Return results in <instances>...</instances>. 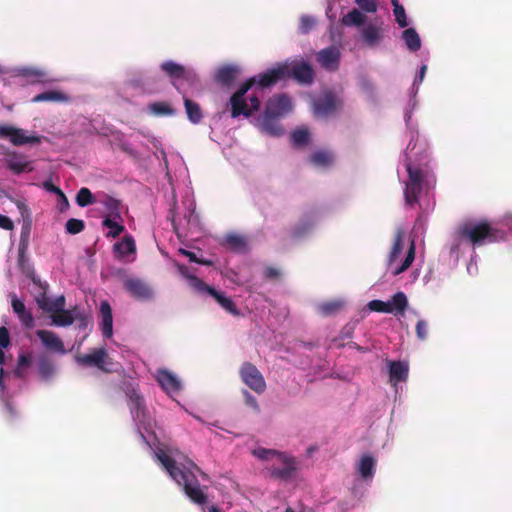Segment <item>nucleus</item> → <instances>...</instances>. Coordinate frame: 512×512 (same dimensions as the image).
<instances>
[{
    "mask_svg": "<svg viewBox=\"0 0 512 512\" xmlns=\"http://www.w3.org/2000/svg\"><path fill=\"white\" fill-rule=\"evenodd\" d=\"M157 458L193 503L204 505L207 502V495L201 488L196 474L190 468L177 465L176 461L165 452L158 453Z\"/></svg>",
    "mask_w": 512,
    "mask_h": 512,
    "instance_id": "1",
    "label": "nucleus"
},
{
    "mask_svg": "<svg viewBox=\"0 0 512 512\" xmlns=\"http://www.w3.org/2000/svg\"><path fill=\"white\" fill-rule=\"evenodd\" d=\"M459 238L473 247L494 243L505 239V232L493 227L487 221L468 220L457 229Z\"/></svg>",
    "mask_w": 512,
    "mask_h": 512,
    "instance_id": "2",
    "label": "nucleus"
},
{
    "mask_svg": "<svg viewBox=\"0 0 512 512\" xmlns=\"http://www.w3.org/2000/svg\"><path fill=\"white\" fill-rule=\"evenodd\" d=\"M253 85H255V79L249 78L230 97L227 107L230 109L232 118H238L239 116L248 118L259 110L260 100L257 96H250L249 103L245 97Z\"/></svg>",
    "mask_w": 512,
    "mask_h": 512,
    "instance_id": "3",
    "label": "nucleus"
},
{
    "mask_svg": "<svg viewBox=\"0 0 512 512\" xmlns=\"http://www.w3.org/2000/svg\"><path fill=\"white\" fill-rule=\"evenodd\" d=\"M408 180L405 182L404 198L408 205L418 202L424 182V172L419 167H414L410 162L406 163Z\"/></svg>",
    "mask_w": 512,
    "mask_h": 512,
    "instance_id": "4",
    "label": "nucleus"
},
{
    "mask_svg": "<svg viewBox=\"0 0 512 512\" xmlns=\"http://www.w3.org/2000/svg\"><path fill=\"white\" fill-rule=\"evenodd\" d=\"M125 393L129 398V409L134 421L144 428L150 426L151 419L147 412L143 396L132 384L126 385Z\"/></svg>",
    "mask_w": 512,
    "mask_h": 512,
    "instance_id": "5",
    "label": "nucleus"
},
{
    "mask_svg": "<svg viewBox=\"0 0 512 512\" xmlns=\"http://www.w3.org/2000/svg\"><path fill=\"white\" fill-rule=\"evenodd\" d=\"M239 375L243 383L257 394H262L266 390V382L258 370L251 362H244L239 370Z\"/></svg>",
    "mask_w": 512,
    "mask_h": 512,
    "instance_id": "6",
    "label": "nucleus"
},
{
    "mask_svg": "<svg viewBox=\"0 0 512 512\" xmlns=\"http://www.w3.org/2000/svg\"><path fill=\"white\" fill-rule=\"evenodd\" d=\"M76 361L82 366H95L98 369L110 373L112 369L108 366L112 364L111 358L108 356L104 347L93 349L90 353L76 356Z\"/></svg>",
    "mask_w": 512,
    "mask_h": 512,
    "instance_id": "7",
    "label": "nucleus"
},
{
    "mask_svg": "<svg viewBox=\"0 0 512 512\" xmlns=\"http://www.w3.org/2000/svg\"><path fill=\"white\" fill-rule=\"evenodd\" d=\"M277 460L280 463L279 466L273 464L267 468L270 477L282 481L290 480L297 470V462L295 458L282 453L279 454V458Z\"/></svg>",
    "mask_w": 512,
    "mask_h": 512,
    "instance_id": "8",
    "label": "nucleus"
},
{
    "mask_svg": "<svg viewBox=\"0 0 512 512\" xmlns=\"http://www.w3.org/2000/svg\"><path fill=\"white\" fill-rule=\"evenodd\" d=\"M255 84L260 88H270L281 80L288 78V63H280L276 67L268 69L253 77Z\"/></svg>",
    "mask_w": 512,
    "mask_h": 512,
    "instance_id": "9",
    "label": "nucleus"
},
{
    "mask_svg": "<svg viewBox=\"0 0 512 512\" xmlns=\"http://www.w3.org/2000/svg\"><path fill=\"white\" fill-rule=\"evenodd\" d=\"M124 289L136 300L149 301L154 296L150 285L140 278H127L123 282Z\"/></svg>",
    "mask_w": 512,
    "mask_h": 512,
    "instance_id": "10",
    "label": "nucleus"
},
{
    "mask_svg": "<svg viewBox=\"0 0 512 512\" xmlns=\"http://www.w3.org/2000/svg\"><path fill=\"white\" fill-rule=\"evenodd\" d=\"M0 138L9 139L10 142L15 146H23L25 144H36L40 142V138L38 136L26 135L25 131L21 128L1 124Z\"/></svg>",
    "mask_w": 512,
    "mask_h": 512,
    "instance_id": "11",
    "label": "nucleus"
},
{
    "mask_svg": "<svg viewBox=\"0 0 512 512\" xmlns=\"http://www.w3.org/2000/svg\"><path fill=\"white\" fill-rule=\"evenodd\" d=\"M314 76V70L307 61H293L288 64V78L294 79L299 84H312Z\"/></svg>",
    "mask_w": 512,
    "mask_h": 512,
    "instance_id": "12",
    "label": "nucleus"
},
{
    "mask_svg": "<svg viewBox=\"0 0 512 512\" xmlns=\"http://www.w3.org/2000/svg\"><path fill=\"white\" fill-rule=\"evenodd\" d=\"M292 110L291 98L287 94H278L269 98L264 112L277 118L282 117Z\"/></svg>",
    "mask_w": 512,
    "mask_h": 512,
    "instance_id": "13",
    "label": "nucleus"
},
{
    "mask_svg": "<svg viewBox=\"0 0 512 512\" xmlns=\"http://www.w3.org/2000/svg\"><path fill=\"white\" fill-rule=\"evenodd\" d=\"M341 53L336 46H329L320 50L316 54V59L320 66L330 72L338 70L340 64Z\"/></svg>",
    "mask_w": 512,
    "mask_h": 512,
    "instance_id": "14",
    "label": "nucleus"
},
{
    "mask_svg": "<svg viewBox=\"0 0 512 512\" xmlns=\"http://www.w3.org/2000/svg\"><path fill=\"white\" fill-rule=\"evenodd\" d=\"M47 291H48V289L38 290V292L36 293L35 301H36L38 307L41 310L50 313V315L64 310L65 309V297L63 295H61V296H58L56 299L51 300L47 296Z\"/></svg>",
    "mask_w": 512,
    "mask_h": 512,
    "instance_id": "15",
    "label": "nucleus"
},
{
    "mask_svg": "<svg viewBox=\"0 0 512 512\" xmlns=\"http://www.w3.org/2000/svg\"><path fill=\"white\" fill-rule=\"evenodd\" d=\"M339 100L332 91L324 92L314 101V110L317 115L327 116L332 114L338 107Z\"/></svg>",
    "mask_w": 512,
    "mask_h": 512,
    "instance_id": "16",
    "label": "nucleus"
},
{
    "mask_svg": "<svg viewBox=\"0 0 512 512\" xmlns=\"http://www.w3.org/2000/svg\"><path fill=\"white\" fill-rule=\"evenodd\" d=\"M36 335L47 350L58 354L66 353L63 341L53 331L40 329L36 331Z\"/></svg>",
    "mask_w": 512,
    "mask_h": 512,
    "instance_id": "17",
    "label": "nucleus"
},
{
    "mask_svg": "<svg viewBox=\"0 0 512 512\" xmlns=\"http://www.w3.org/2000/svg\"><path fill=\"white\" fill-rule=\"evenodd\" d=\"M240 73L239 67L235 65L221 66L215 73V81L223 87H230Z\"/></svg>",
    "mask_w": 512,
    "mask_h": 512,
    "instance_id": "18",
    "label": "nucleus"
},
{
    "mask_svg": "<svg viewBox=\"0 0 512 512\" xmlns=\"http://www.w3.org/2000/svg\"><path fill=\"white\" fill-rule=\"evenodd\" d=\"M114 256L118 260L127 259L130 255L136 253V245L131 235H126L121 241H118L113 246Z\"/></svg>",
    "mask_w": 512,
    "mask_h": 512,
    "instance_id": "19",
    "label": "nucleus"
},
{
    "mask_svg": "<svg viewBox=\"0 0 512 512\" xmlns=\"http://www.w3.org/2000/svg\"><path fill=\"white\" fill-rule=\"evenodd\" d=\"M100 316H101L100 329H101L102 335L105 338H111L113 335V315H112V308L108 301H102L100 303Z\"/></svg>",
    "mask_w": 512,
    "mask_h": 512,
    "instance_id": "20",
    "label": "nucleus"
},
{
    "mask_svg": "<svg viewBox=\"0 0 512 512\" xmlns=\"http://www.w3.org/2000/svg\"><path fill=\"white\" fill-rule=\"evenodd\" d=\"M11 305L14 313L18 316V319L22 323V325L31 329L35 326V319L30 311L26 309L24 302L14 296L11 300Z\"/></svg>",
    "mask_w": 512,
    "mask_h": 512,
    "instance_id": "21",
    "label": "nucleus"
},
{
    "mask_svg": "<svg viewBox=\"0 0 512 512\" xmlns=\"http://www.w3.org/2000/svg\"><path fill=\"white\" fill-rule=\"evenodd\" d=\"M277 117L263 112V115L258 119V126L262 132L272 136H280L283 134V128L279 124Z\"/></svg>",
    "mask_w": 512,
    "mask_h": 512,
    "instance_id": "22",
    "label": "nucleus"
},
{
    "mask_svg": "<svg viewBox=\"0 0 512 512\" xmlns=\"http://www.w3.org/2000/svg\"><path fill=\"white\" fill-rule=\"evenodd\" d=\"M156 379L160 386L169 393H177L181 389L178 378L166 369L159 370Z\"/></svg>",
    "mask_w": 512,
    "mask_h": 512,
    "instance_id": "23",
    "label": "nucleus"
},
{
    "mask_svg": "<svg viewBox=\"0 0 512 512\" xmlns=\"http://www.w3.org/2000/svg\"><path fill=\"white\" fill-rule=\"evenodd\" d=\"M18 264L21 268L22 272L28 277L33 284L38 288V290H44L48 289L49 285L47 282L41 281V279L36 275L34 268L26 262L24 251L20 249L19 257H18Z\"/></svg>",
    "mask_w": 512,
    "mask_h": 512,
    "instance_id": "24",
    "label": "nucleus"
},
{
    "mask_svg": "<svg viewBox=\"0 0 512 512\" xmlns=\"http://www.w3.org/2000/svg\"><path fill=\"white\" fill-rule=\"evenodd\" d=\"M382 32V23H369L362 29V38L368 46L373 47L381 41Z\"/></svg>",
    "mask_w": 512,
    "mask_h": 512,
    "instance_id": "25",
    "label": "nucleus"
},
{
    "mask_svg": "<svg viewBox=\"0 0 512 512\" xmlns=\"http://www.w3.org/2000/svg\"><path fill=\"white\" fill-rule=\"evenodd\" d=\"M376 470V460L370 454H364L359 460L357 471L362 479L369 480L374 477Z\"/></svg>",
    "mask_w": 512,
    "mask_h": 512,
    "instance_id": "26",
    "label": "nucleus"
},
{
    "mask_svg": "<svg viewBox=\"0 0 512 512\" xmlns=\"http://www.w3.org/2000/svg\"><path fill=\"white\" fill-rule=\"evenodd\" d=\"M409 374V366L405 362L391 361L389 363L390 381L394 384L406 381Z\"/></svg>",
    "mask_w": 512,
    "mask_h": 512,
    "instance_id": "27",
    "label": "nucleus"
},
{
    "mask_svg": "<svg viewBox=\"0 0 512 512\" xmlns=\"http://www.w3.org/2000/svg\"><path fill=\"white\" fill-rule=\"evenodd\" d=\"M161 70L167 74L170 78L173 79H183L188 78L190 72L186 70V68L178 63L173 61H166L161 64Z\"/></svg>",
    "mask_w": 512,
    "mask_h": 512,
    "instance_id": "28",
    "label": "nucleus"
},
{
    "mask_svg": "<svg viewBox=\"0 0 512 512\" xmlns=\"http://www.w3.org/2000/svg\"><path fill=\"white\" fill-rule=\"evenodd\" d=\"M309 162L316 167L327 168L333 164L334 155L328 150H317L310 155Z\"/></svg>",
    "mask_w": 512,
    "mask_h": 512,
    "instance_id": "29",
    "label": "nucleus"
},
{
    "mask_svg": "<svg viewBox=\"0 0 512 512\" xmlns=\"http://www.w3.org/2000/svg\"><path fill=\"white\" fill-rule=\"evenodd\" d=\"M184 106L189 121L193 124L200 123L203 118V113L200 108V105L195 101L187 97H184Z\"/></svg>",
    "mask_w": 512,
    "mask_h": 512,
    "instance_id": "30",
    "label": "nucleus"
},
{
    "mask_svg": "<svg viewBox=\"0 0 512 512\" xmlns=\"http://www.w3.org/2000/svg\"><path fill=\"white\" fill-rule=\"evenodd\" d=\"M75 308L72 310H62L58 313H53L50 315L52 323L55 326L66 327L74 323L75 321Z\"/></svg>",
    "mask_w": 512,
    "mask_h": 512,
    "instance_id": "31",
    "label": "nucleus"
},
{
    "mask_svg": "<svg viewBox=\"0 0 512 512\" xmlns=\"http://www.w3.org/2000/svg\"><path fill=\"white\" fill-rule=\"evenodd\" d=\"M405 236V232L402 228H398L395 232L394 243L391 248V251L388 255V264L391 265L398 258L399 254L403 249V239Z\"/></svg>",
    "mask_w": 512,
    "mask_h": 512,
    "instance_id": "32",
    "label": "nucleus"
},
{
    "mask_svg": "<svg viewBox=\"0 0 512 512\" xmlns=\"http://www.w3.org/2000/svg\"><path fill=\"white\" fill-rule=\"evenodd\" d=\"M402 38L410 51L416 52L420 49L421 40L414 28L405 29L402 33Z\"/></svg>",
    "mask_w": 512,
    "mask_h": 512,
    "instance_id": "33",
    "label": "nucleus"
},
{
    "mask_svg": "<svg viewBox=\"0 0 512 512\" xmlns=\"http://www.w3.org/2000/svg\"><path fill=\"white\" fill-rule=\"evenodd\" d=\"M211 297H213L219 303V305L228 313L234 316L239 315V310L237 309L235 303L232 301V299L226 297L223 293L214 289V291L211 294Z\"/></svg>",
    "mask_w": 512,
    "mask_h": 512,
    "instance_id": "34",
    "label": "nucleus"
},
{
    "mask_svg": "<svg viewBox=\"0 0 512 512\" xmlns=\"http://www.w3.org/2000/svg\"><path fill=\"white\" fill-rule=\"evenodd\" d=\"M148 110L155 116H173L175 114L174 108L164 101L150 103L148 105Z\"/></svg>",
    "mask_w": 512,
    "mask_h": 512,
    "instance_id": "35",
    "label": "nucleus"
},
{
    "mask_svg": "<svg viewBox=\"0 0 512 512\" xmlns=\"http://www.w3.org/2000/svg\"><path fill=\"white\" fill-rule=\"evenodd\" d=\"M366 16L357 9H352L348 14L342 17L341 22L345 26H361L365 23Z\"/></svg>",
    "mask_w": 512,
    "mask_h": 512,
    "instance_id": "36",
    "label": "nucleus"
},
{
    "mask_svg": "<svg viewBox=\"0 0 512 512\" xmlns=\"http://www.w3.org/2000/svg\"><path fill=\"white\" fill-rule=\"evenodd\" d=\"M388 304L391 305L392 313L402 314L408 306V300L405 293L397 292L392 296L391 300L388 301Z\"/></svg>",
    "mask_w": 512,
    "mask_h": 512,
    "instance_id": "37",
    "label": "nucleus"
},
{
    "mask_svg": "<svg viewBox=\"0 0 512 512\" xmlns=\"http://www.w3.org/2000/svg\"><path fill=\"white\" fill-rule=\"evenodd\" d=\"M67 100V97L65 94L59 91H46L40 94H37L33 97L32 102H61Z\"/></svg>",
    "mask_w": 512,
    "mask_h": 512,
    "instance_id": "38",
    "label": "nucleus"
},
{
    "mask_svg": "<svg viewBox=\"0 0 512 512\" xmlns=\"http://www.w3.org/2000/svg\"><path fill=\"white\" fill-rule=\"evenodd\" d=\"M342 307V301L332 300L319 304L317 309L322 316H331L339 312L342 309Z\"/></svg>",
    "mask_w": 512,
    "mask_h": 512,
    "instance_id": "39",
    "label": "nucleus"
},
{
    "mask_svg": "<svg viewBox=\"0 0 512 512\" xmlns=\"http://www.w3.org/2000/svg\"><path fill=\"white\" fill-rule=\"evenodd\" d=\"M38 370L43 378L48 379L54 374L55 367L48 356L42 355L38 359Z\"/></svg>",
    "mask_w": 512,
    "mask_h": 512,
    "instance_id": "40",
    "label": "nucleus"
},
{
    "mask_svg": "<svg viewBox=\"0 0 512 512\" xmlns=\"http://www.w3.org/2000/svg\"><path fill=\"white\" fill-rule=\"evenodd\" d=\"M96 202V199L87 187H82L76 195V203L80 207H86Z\"/></svg>",
    "mask_w": 512,
    "mask_h": 512,
    "instance_id": "41",
    "label": "nucleus"
},
{
    "mask_svg": "<svg viewBox=\"0 0 512 512\" xmlns=\"http://www.w3.org/2000/svg\"><path fill=\"white\" fill-rule=\"evenodd\" d=\"M414 259H415V242H414V240H412L404 261L402 262L401 266L398 267L394 271L393 274L399 275V274L403 273L404 271H406L411 266Z\"/></svg>",
    "mask_w": 512,
    "mask_h": 512,
    "instance_id": "42",
    "label": "nucleus"
},
{
    "mask_svg": "<svg viewBox=\"0 0 512 512\" xmlns=\"http://www.w3.org/2000/svg\"><path fill=\"white\" fill-rule=\"evenodd\" d=\"M226 244L235 251H244L246 248L245 239L236 234L227 235L225 238Z\"/></svg>",
    "mask_w": 512,
    "mask_h": 512,
    "instance_id": "43",
    "label": "nucleus"
},
{
    "mask_svg": "<svg viewBox=\"0 0 512 512\" xmlns=\"http://www.w3.org/2000/svg\"><path fill=\"white\" fill-rule=\"evenodd\" d=\"M102 224L104 227L110 229V231L107 233V236L112 238L118 237L125 229L122 224L117 223L109 217L105 218Z\"/></svg>",
    "mask_w": 512,
    "mask_h": 512,
    "instance_id": "44",
    "label": "nucleus"
},
{
    "mask_svg": "<svg viewBox=\"0 0 512 512\" xmlns=\"http://www.w3.org/2000/svg\"><path fill=\"white\" fill-rule=\"evenodd\" d=\"M189 285L200 294H209L211 296L215 288L207 285L203 280L194 276L190 278Z\"/></svg>",
    "mask_w": 512,
    "mask_h": 512,
    "instance_id": "45",
    "label": "nucleus"
},
{
    "mask_svg": "<svg viewBox=\"0 0 512 512\" xmlns=\"http://www.w3.org/2000/svg\"><path fill=\"white\" fill-rule=\"evenodd\" d=\"M32 363V357L29 353H22L18 357L17 367L14 370V374L21 378L24 376L23 369L29 367Z\"/></svg>",
    "mask_w": 512,
    "mask_h": 512,
    "instance_id": "46",
    "label": "nucleus"
},
{
    "mask_svg": "<svg viewBox=\"0 0 512 512\" xmlns=\"http://www.w3.org/2000/svg\"><path fill=\"white\" fill-rule=\"evenodd\" d=\"M85 229V223L81 219L70 218L65 224V230L68 234L75 235Z\"/></svg>",
    "mask_w": 512,
    "mask_h": 512,
    "instance_id": "47",
    "label": "nucleus"
},
{
    "mask_svg": "<svg viewBox=\"0 0 512 512\" xmlns=\"http://www.w3.org/2000/svg\"><path fill=\"white\" fill-rule=\"evenodd\" d=\"M291 140L296 146H303L309 141V132L307 129H297L292 132Z\"/></svg>",
    "mask_w": 512,
    "mask_h": 512,
    "instance_id": "48",
    "label": "nucleus"
},
{
    "mask_svg": "<svg viewBox=\"0 0 512 512\" xmlns=\"http://www.w3.org/2000/svg\"><path fill=\"white\" fill-rule=\"evenodd\" d=\"M368 308L371 311L374 312H380V313H392L391 305L387 302H384L382 300H372L368 303Z\"/></svg>",
    "mask_w": 512,
    "mask_h": 512,
    "instance_id": "49",
    "label": "nucleus"
},
{
    "mask_svg": "<svg viewBox=\"0 0 512 512\" xmlns=\"http://www.w3.org/2000/svg\"><path fill=\"white\" fill-rule=\"evenodd\" d=\"M279 454H282L281 452H278L274 449H266L259 447L253 451V455H255L257 458L261 460H269L272 458H279Z\"/></svg>",
    "mask_w": 512,
    "mask_h": 512,
    "instance_id": "50",
    "label": "nucleus"
},
{
    "mask_svg": "<svg viewBox=\"0 0 512 512\" xmlns=\"http://www.w3.org/2000/svg\"><path fill=\"white\" fill-rule=\"evenodd\" d=\"M105 208L110 212L111 215H118L120 212L121 203L119 200L106 195L103 201Z\"/></svg>",
    "mask_w": 512,
    "mask_h": 512,
    "instance_id": "51",
    "label": "nucleus"
},
{
    "mask_svg": "<svg viewBox=\"0 0 512 512\" xmlns=\"http://www.w3.org/2000/svg\"><path fill=\"white\" fill-rule=\"evenodd\" d=\"M315 24H316V20L314 17L308 16V15H303L300 18L299 29H300L301 33L307 34L311 31V29L315 26Z\"/></svg>",
    "mask_w": 512,
    "mask_h": 512,
    "instance_id": "52",
    "label": "nucleus"
},
{
    "mask_svg": "<svg viewBox=\"0 0 512 512\" xmlns=\"http://www.w3.org/2000/svg\"><path fill=\"white\" fill-rule=\"evenodd\" d=\"M359 8L368 13H374L377 10V3L375 0H355Z\"/></svg>",
    "mask_w": 512,
    "mask_h": 512,
    "instance_id": "53",
    "label": "nucleus"
},
{
    "mask_svg": "<svg viewBox=\"0 0 512 512\" xmlns=\"http://www.w3.org/2000/svg\"><path fill=\"white\" fill-rule=\"evenodd\" d=\"M393 12H394V16H395V20H396L397 24L401 28H405L408 25V22H407L404 7L403 6L398 7L397 9H394Z\"/></svg>",
    "mask_w": 512,
    "mask_h": 512,
    "instance_id": "54",
    "label": "nucleus"
},
{
    "mask_svg": "<svg viewBox=\"0 0 512 512\" xmlns=\"http://www.w3.org/2000/svg\"><path fill=\"white\" fill-rule=\"evenodd\" d=\"M416 335L420 340H425L428 335V323L425 320H419L416 324Z\"/></svg>",
    "mask_w": 512,
    "mask_h": 512,
    "instance_id": "55",
    "label": "nucleus"
},
{
    "mask_svg": "<svg viewBox=\"0 0 512 512\" xmlns=\"http://www.w3.org/2000/svg\"><path fill=\"white\" fill-rule=\"evenodd\" d=\"M75 316V321L79 322L78 327L80 329H86L89 324L88 316L84 312L80 311L77 307H75Z\"/></svg>",
    "mask_w": 512,
    "mask_h": 512,
    "instance_id": "56",
    "label": "nucleus"
},
{
    "mask_svg": "<svg viewBox=\"0 0 512 512\" xmlns=\"http://www.w3.org/2000/svg\"><path fill=\"white\" fill-rule=\"evenodd\" d=\"M11 345L10 334L5 326L0 327V347L8 348Z\"/></svg>",
    "mask_w": 512,
    "mask_h": 512,
    "instance_id": "57",
    "label": "nucleus"
},
{
    "mask_svg": "<svg viewBox=\"0 0 512 512\" xmlns=\"http://www.w3.org/2000/svg\"><path fill=\"white\" fill-rule=\"evenodd\" d=\"M263 275L267 280H277L280 278L281 272L279 269L269 266L265 268Z\"/></svg>",
    "mask_w": 512,
    "mask_h": 512,
    "instance_id": "58",
    "label": "nucleus"
},
{
    "mask_svg": "<svg viewBox=\"0 0 512 512\" xmlns=\"http://www.w3.org/2000/svg\"><path fill=\"white\" fill-rule=\"evenodd\" d=\"M28 166V163L27 162H21V161H14V160H10L8 162V167L15 173H21L23 171L26 170Z\"/></svg>",
    "mask_w": 512,
    "mask_h": 512,
    "instance_id": "59",
    "label": "nucleus"
},
{
    "mask_svg": "<svg viewBox=\"0 0 512 512\" xmlns=\"http://www.w3.org/2000/svg\"><path fill=\"white\" fill-rule=\"evenodd\" d=\"M42 187L50 192V193H54L56 194L57 196L62 192V190L60 189V187L56 186L53 184V182L51 180H45L43 183H42Z\"/></svg>",
    "mask_w": 512,
    "mask_h": 512,
    "instance_id": "60",
    "label": "nucleus"
},
{
    "mask_svg": "<svg viewBox=\"0 0 512 512\" xmlns=\"http://www.w3.org/2000/svg\"><path fill=\"white\" fill-rule=\"evenodd\" d=\"M57 206L60 212H64L69 208V201L63 191L58 195Z\"/></svg>",
    "mask_w": 512,
    "mask_h": 512,
    "instance_id": "61",
    "label": "nucleus"
},
{
    "mask_svg": "<svg viewBox=\"0 0 512 512\" xmlns=\"http://www.w3.org/2000/svg\"><path fill=\"white\" fill-rule=\"evenodd\" d=\"M243 395L245 397V403L248 406H250L253 409L258 411L259 410V405H258V402H257L256 398L253 395H251L248 391H244Z\"/></svg>",
    "mask_w": 512,
    "mask_h": 512,
    "instance_id": "62",
    "label": "nucleus"
},
{
    "mask_svg": "<svg viewBox=\"0 0 512 512\" xmlns=\"http://www.w3.org/2000/svg\"><path fill=\"white\" fill-rule=\"evenodd\" d=\"M0 227L5 230H12L14 228V224L9 217L0 214Z\"/></svg>",
    "mask_w": 512,
    "mask_h": 512,
    "instance_id": "63",
    "label": "nucleus"
},
{
    "mask_svg": "<svg viewBox=\"0 0 512 512\" xmlns=\"http://www.w3.org/2000/svg\"><path fill=\"white\" fill-rule=\"evenodd\" d=\"M177 269H178V272L183 276L185 277L188 281H190V278L191 277H194V275H192L190 273V270L187 266L183 265V264H177Z\"/></svg>",
    "mask_w": 512,
    "mask_h": 512,
    "instance_id": "64",
    "label": "nucleus"
}]
</instances>
